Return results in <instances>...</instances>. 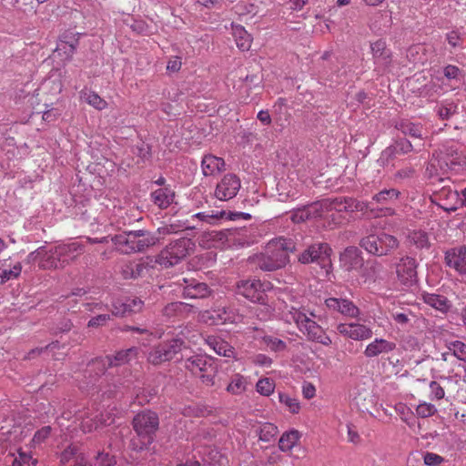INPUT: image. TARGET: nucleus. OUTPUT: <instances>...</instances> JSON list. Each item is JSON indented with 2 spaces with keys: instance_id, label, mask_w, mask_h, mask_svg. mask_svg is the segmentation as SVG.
<instances>
[{
  "instance_id": "nucleus-55",
  "label": "nucleus",
  "mask_w": 466,
  "mask_h": 466,
  "mask_svg": "<svg viewBox=\"0 0 466 466\" xmlns=\"http://www.w3.org/2000/svg\"><path fill=\"white\" fill-rule=\"evenodd\" d=\"M382 265L375 260L368 261L363 274L370 279H376L382 272Z\"/></svg>"
},
{
  "instance_id": "nucleus-51",
  "label": "nucleus",
  "mask_w": 466,
  "mask_h": 466,
  "mask_svg": "<svg viewBox=\"0 0 466 466\" xmlns=\"http://www.w3.org/2000/svg\"><path fill=\"white\" fill-rule=\"evenodd\" d=\"M262 341L271 351L279 352L287 349V344L280 339L272 336H263Z\"/></svg>"
},
{
  "instance_id": "nucleus-26",
  "label": "nucleus",
  "mask_w": 466,
  "mask_h": 466,
  "mask_svg": "<svg viewBox=\"0 0 466 466\" xmlns=\"http://www.w3.org/2000/svg\"><path fill=\"white\" fill-rule=\"evenodd\" d=\"M144 306V302L137 297L127 298L124 301L117 300L113 304L112 314L115 316H124L126 314L139 312Z\"/></svg>"
},
{
  "instance_id": "nucleus-35",
  "label": "nucleus",
  "mask_w": 466,
  "mask_h": 466,
  "mask_svg": "<svg viewBox=\"0 0 466 466\" xmlns=\"http://www.w3.org/2000/svg\"><path fill=\"white\" fill-rule=\"evenodd\" d=\"M175 193L168 187H162L151 193V200L160 208H168L173 202Z\"/></svg>"
},
{
  "instance_id": "nucleus-41",
  "label": "nucleus",
  "mask_w": 466,
  "mask_h": 466,
  "mask_svg": "<svg viewBox=\"0 0 466 466\" xmlns=\"http://www.w3.org/2000/svg\"><path fill=\"white\" fill-rule=\"evenodd\" d=\"M300 434L296 430L284 432L279 441V447L282 451H289L297 444Z\"/></svg>"
},
{
  "instance_id": "nucleus-2",
  "label": "nucleus",
  "mask_w": 466,
  "mask_h": 466,
  "mask_svg": "<svg viewBox=\"0 0 466 466\" xmlns=\"http://www.w3.org/2000/svg\"><path fill=\"white\" fill-rule=\"evenodd\" d=\"M132 426L137 436V439L131 440L132 449L135 451L146 450L153 443L159 428L158 415L150 410H143L134 417Z\"/></svg>"
},
{
  "instance_id": "nucleus-50",
  "label": "nucleus",
  "mask_w": 466,
  "mask_h": 466,
  "mask_svg": "<svg viewBox=\"0 0 466 466\" xmlns=\"http://www.w3.org/2000/svg\"><path fill=\"white\" fill-rule=\"evenodd\" d=\"M415 173L416 170L411 166L401 167L393 174V181L396 184H402L411 179L415 176Z\"/></svg>"
},
{
  "instance_id": "nucleus-45",
  "label": "nucleus",
  "mask_w": 466,
  "mask_h": 466,
  "mask_svg": "<svg viewBox=\"0 0 466 466\" xmlns=\"http://www.w3.org/2000/svg\"><path fill=\"white\" fill-rule=\"evenodd\" d=\"M191 227L187 225V221L175 220L172 223L165 224L157 228V233L160 235H171L176 234L184 229H188Z\"/></svg>"
},
{
  "instance_id": "nucleus-20",
  "label": "nucleus",
  "mask_w": 466,
  "mask_h": 466,
  "mask_svg": "<svg viewBox=\"0 0 466 466\" xmlns=\"http://www.w3.org/2000/svg\"><path fill=\"white\" fill-rule=\"evenodd\" d=\"M413 150L412 144L405 137H396L394 142L387 147L380 155V160L388 164L399 155H405Z\"/></svg>"
},
{
  "instance_id": "nucleus-5",
  "label": "nucleus",
  "mask_w": 466,
  "mask_h": 466,
  "mask_svg": "<svg viewBox=\"0 0 466 466\" xmlns=\"http://www.w3.org/2000/svg\"><path fill=\"white\" fill-rule=\"evenodd\" d=\"M85 252V245L78 241L61 244L50 249L44 265L48 268H64Z\"/></svg>"
},
{
  "instance_id": "nucleus-39",
  "label": "nucleus",
  "mask_w": 466,
  "mask_h": 466,
  "mask_svg": "<svg viewBox=\"0 0 466 466\" xmlns=\"http://www.w3.org/2000/svg\"><path fill=\"white\" fill-rule=\"evenodd\" d=\"M395 128L400 131L404 136H410L414 138L420 137L423 130L420 124H415L409 120L396 122Z\"/></svg>"
},
{
  "instance_id": "nucleus-47",
  "label": "nucleus",
  "mask_w": 466,
  "mask_h": 466,
  "mask_svg": "<svg viewBox=\"0 0 466 466\" xmlns=\"http://www.w3.org/2000/svg\"><path fill=\"white\" fill-rule=\"evenodd\" d=\"M81 96L88 105L94 106L97 110L105 109L107 106L106 100L100 97L98 94L94 91H82Z\"/></svg>"
},
{
  "instance_id": "nucleus-6",
  "label": "nucleus",
  "mask_w": 466,
  "mask_h": 466,
  "mask_svg": "<svg viewBox=\"0 0 466 466\" xmlns=\"http://www.w3.org/2000/svg\"><path fill=\"white\" fill-rule=\"evenodd\" d=\"M463 152H459L457 147L453 146L441 151L437 157L433 155L427 167V172L431 177H440L445 175L448 171L459 172L461 170V166H454L457 162H461Z\"/></svg>"
},
{
  "instance_id": "nucleus-60",
  "label": "nucleus",
  "mask_w": 466,
  "mask_h": 466,
  "mask_svg": "<svg viewBox=\"0 0 466 466\" xmlns=\"http://www.w3.org/2000/svg\"><path fill=\"white\" fill-rule=\"evenodd\" d=\"M450 350L453 351L455 357L459 360H466V344L461 341L456 340L451 344Z\"/></svg>"
},
{
  "instance_id": "nucleus-52",
  "label": "nucleus",
  "mask_w": 466,
  "mask_h": 466,
  "mask_svg": "<svg viewBox=\"0 0 466 466\" xmlns=\"http://www.w3.org/2000/svg\"><path fill=\"white\" fill-rule=\"evenodd\" d=\"M279 400L280 403L284 404L291 413H299L300 405L296 398H293L287 393L279 392Z\"/></svg>"
},
{
  "instance_id": "nucleus-57",
  "label": "nucleus",
  "mask_w": 466,
  "mask_h": 466,
  "mask_svg": "<svg viewBox=\"0 0 466 466\" xmlns=\"http://www.w3.org/2000/svg\"><path fill=\"white\" fill-rule=\"evenodd\" d=\"M430 399L431 400H442L445 396L443 387L437 381L432 380L430 382Z\"/></svg>"
},
{
  "instance_id": "nucleus-13",
  "label": "nucleus",
  "mask_w": 466,
  "mask_h": 466,
  "mask_svg": "<svg viewBox=\"0 0 466 466\" xmlns=\"http://www.w3.org/2000/svg\"><path fill=\"white\" fill-rule=\"evenodd\" d=\"M176 284L184 299H206L212 293V289L207 283L195 278H181L177 280Z\"/></svg>"
},
{
  "instance_id": "nucleus-49",
  "label": "nucleus",
  "mask_w": 466,
  "mask_h": 466,
  "mask_svg": "<svg viewBox=\"0 0 466 466\" xmlns=\"http://www.w3.org/2000/svg\"><path fill=\"white\" fill-rule=\"evenodd\" d=\"M144 270V265L138 262H128L122 268V275L124 279H137Z\"/></svg>"
},
{
  "instance_id": "nucleus-33",
  "label": "nucleus",
  "mask_w": 466,
  "mask_h": 466,
  "mask_svg": "<svg viewBox=\"0 0 466 466\" xmlns=\"http://www.w3.org/2000/svg\"><path fill=\"white\" fill-rule=\"evenodd\" d=\"M421 299L425 304L442 313H446L451 307V301L441 294L422 292Z\"/></svg>"
},
{
  "instance_id": "nucleus-58",
  "label": "nucleus",
  "mask_w": 466,
  "mask_h": 466,
  "mask_svg": "<svg viewBox=\"0 0 466 466\" xmlns=\"http://www.w3.org/2000/svg\"><path fill=\"white\" fill-rule=\"evenodd\" d=\"M116 463L115 457L106 452H98L95 460V466H115Z\"/></svg>"
},
{
  "instance_id": "nucleus-22",
  "label": "nucleus",
  "mask_w": 466,
  "mask_h": 466,
  "mask_svg": "<svg viewBox=\"0 0 466 466\" xmlns=\"http://www.w3.org/2000/svg\"><path fill=\"white\" fill-rule=\"evenodd\" d=\"M445 260L450 268L466 275V246L452 248L445 252Z\"/></svg>"
},
{
  "instance_id": "nucleus-17",
  "label": "nucleus",
  "mask_w": 466,
  "mask_h": 466,
  "mask_svg": "<svg viewBox=\"0 0 466 466\" xmlns=\"http://www.w3.org/2000/svg\"><path fill=\"white\" fill-rule=\"evenodd\" d=\"M417 261L414 258L406 256L400 259L396 265V272L399 280L407 286L417 282Z\"/></svg>"
},
{
  "instance_id": "nucleus-40",
  "label": "nucleus",
  "mask_w": 466,
  "mask_h": 466,
  "mask_svg": "<svg viewBox=\"0 0 466 466\" xmlns=\"http://www.w3.org/2000/svg\"><path fill=\"white\" fill-rule=\"evenodd\" d=\"M458 110H459L458 104L455 103L454 101H451V100H445V101L438 104L435 107V111H436L437 115L442 120L449 119L453 115L458 114L459 113Z\"/></svg>"
},
{
  "instance_id": "nucleus-44",
  "label": "nucleus",
  "mask_w": 466,
  "mask_h": 466,
  "mask_svg": "<svg viewBox=\"0 0 466 466\" xmlns=\"http://www.w3.org/2000/svg\"><path fill=\"white\" fill-rule=\"evenodd\" d=\"M256 432L260 441L268 442L277 436L279 430L274 424L266 422L260 425L258 429L256 430Z\"/></svg>"
},
{
  "instance_id": "nucleus-32",
  "label": "nucleus",
  "mask_w": 466,
  "mask_h": 466,
  "mask_svg": "<svg viewBox=\"0 0 466 466\" xmlns=\"http://www.w3.org/2000/svg\"><path fill=\"white\" fill-rule=\"evenodd\" d=\"M206 344L212 349L218 355L224 357H233L234 348L225 339L218 336L209 335L205 339Z\"/></svg>"
},
{
  "instance_id": "nucleus-34",
  "label": "nucleus",
  "mask_w": 466,
  "mask_h": 466,
  "mask_svg": "<svg viewBox=\"0 0 466 466\" xmlns=\"http://www.w3.org/2000/svg\"><path fill=\"white\" fill-rule=\"evenodd\" d=\"M375 62L383 66H388L391 62V52L387 48L386 42L379 39L370 45Z\"/></svg>"
},
{
  "instance_id": "nucleus-62",
  "label": "nucleus",
  "mask_w": 466,
  "mask_h": 466,
  "mask_svg": "<svg viewBox=\"0 0 466 466\" xmlns=\"http://www.w3.org/2000/svg\"><path fill=\"white\" fill-rule=\"evenodd\" d=\"M111 319L109 314H100L91 319L87 323L88 328H98L106 325V323Z\"/></svg>"
},
{
  "instance_id": "nucleus-43",
  "label": "nucleus",
  "mask_w": 466,
  "mask_h": 466,
  "mask_svg": "<svg viewBox=\"0 0 466 466\" xmlns=\"http://www.w3.org/2000/svg\"><path fill=\"white\" fill-rule=\"evenodd\" d=\"M349 201L351 203V207H352L350 208V212L360 211L364 214L377 218L376 213H375L376 205L372 199L370 201L364 202V201H359V200L351 198H349Z\"/></svg>"
},
{
  "instance_id": "nucleus-12",
  "label": "nucleus",
  "mask_w": 466,
  "mask_h": 466,
  "mask_svg": "<svg viewBox=\"0 0 466 466\" xmlns=\"http://www.w3.org/2000/svg\"><path fill=\"white\" fill-rule=\"evenodd\" d=\"M331 248L327 243L310 245L299 256V261L302 264L318 263L321 268L330 267Z\"/></svg>"
},
{
  "instance_id": "nucleus-48",
  "label": "nucleus",
  "mask_w": 466,
  "mask_h": 466,
  "mask_svg": "<svg viewBox=\"0 0 466 466\" xmlns=\"http://www.w3.org/2000/svg\"><path fill=\"white\" fill-rule=\"evenodd\" d=\"M246 230L243 228L228 230L227 232L213 230L208 233V236H209L210 239H212V240H218V241H221V242L234 241V240H236L237 235L240 236Z\"/></svg>"
},
{
  "instance_id": "nucleus-14",
  "label": "nucleus",
  "mask_w": 466,
  "mask_h": 466,
  "mask_svg": "<svg viewBox=\"0 0 466 466\" xmlns=\"http://www.w3.org/2000/svg\"><path fill=\"white\" fill-rule=\"evenodd\" d=\"M268 289H269V283L261 282L258 279L241 280L237 285L238 294L260 304L265 303Z\"/></svg>"
},
{
  "instance_id": "nucleus-46",
  "label": "nucleus",
  "mask_w": 466,
  "mask_h": 466,
  "mask_svg": "<svg viewBox=\"0 0 466 466\" xmlns=\"http://www.w3.org/2000/svg\"><path fill=\"white\" fill-rule=\"evenodd\" d=\"M50 254V249L47 250L45 246L39 247L35 251H32L27 256L29 263H38V266L44 269H49L44 265L46 263V257Z\"/></svg>"
},
{
  "instance_id": "nucleus-7",
  "label": "nucleus",
  "mask_w": 466,
  "mask_h": 466,
  "mask_svg": "<svg viewBox=\"0 0 466 466\" xmlns=\"http://www.w3.org/2000/svg\"><path fill=\"white\" fill-rule=\"evenodd\" d=\"M360 245L368 253L374 256H387L399 248L400 242L396 237L385 232L370 234L361 238Z\"/></svg>"
},
{
  "instance_id": "nucleus-10",
  "label": "nucleus",
  "mask_w": 466,
  "mask_h": 466,
  "mask_svg": "<svg viewBox=\"0 0 466 466\" xmlns=\"http://www.w3.org/2000/svg\"><path fill=\"white\" fill-rule=\"evenodd\" d=\"M137 352L138 349L137 347H131L117 351L114 356L96 358L88 364V371H94L96 376H100L104 374L108 368L128 363L137 357Z\"/></svg>"
},
{
  "instance_id": "nucleus-42",
  "label": "nucleus",
  "mask_w": 466,
  "mask_h": 466,
  "mask_svg": "<svg viewBox=\"0 0 466 466\" xmlns=\"http://www.w3.org/2000/svg\"><path fill=\"white\" fill-rule=\"evenodd\" d=\"M248 379L240 374H235L231 377L230 382L227 387V391L233 395L242 394L247 390Z\"/></svg>"
},
{
  "instance_id": "nucleus-16",
  "label": "nucleus",
  "mask_w": 466,
  "mask_h": 466,
  "mask_svg": "<svg viewBox=\"0 0 466 466\" xmlns=\"http://www.w3.org/2000/svg\"><path fill=\"white\" fill-rule=\"evenodd\" d=\"M241 187L240 179L234 174H226L218 183L215 196L221 201L235 198Z\"/></svg>"
},
{
  "instance_id": "nucleus-19",
  "label": "nucleus",
  "mask_w": 466,
  "mask_h": 466,
  "mask_svg": "<svg viewBox=\"0 0 466 466\" xmlns=\"http://www.w3.org/2000/svg\"><path fill=\"white\" fill-rule=\"evenodd\" d=\"M438 205L447 211H455L461 204V196L458 191L450 187H443L434 193Z\"/></svg>"
},
{
  "instance_id": "nucleus-59",
  "label": "nucleus",
  "mask_w": 466,
  "mask_h": 466,
  "mask_svg": "<svg viewBox=\"0 0 466 466\" xmlns=\"http://www.w3.org/2000/svg\"><path fill=\"white\" fill-rule=\"evenodd\" d=\"M443 76L448 80H460L462 76V71L456 66L448 65L443 67Z\"/></svg>"
},
{
  "instance_id": "nucleus-36",
  "label": "nucleus",
  "mask_w": 466,
  "mask_h": 466,
  "mask_svg": "<svg viewBox=\"0 0 466 466\" xmlns=\"http://www.w3.org/2000/svg\"><path fill=\"white\" fill-rule=\"evenodd\" d=\"M232 31L237 46L241 51H248L250 48L252 42L250 35L240 25L232 24Z\"/></svg>"
},
{
  "instance_id": "nucleus-18",
  "label": "nucleus",
  "mask_w": 466,
  "mask_h": 466,
  "mask_svg": "<svg viewBox=\"0 0 466 466\" xmlns=\"http://www.w3.org/2000/svg\"><path fill=\"white\" fill-rule=\"evenodd\" d=\"M337 330L341 336L353 340H367L373 336L370 327L358 322L339 323Z\"/></svg>"
},
{
  "instance_id": "nucleus-24",
  "label": "nucleus",
  "mask_w": 466,
  "mask_h": 466,
  "mask_svg": "<svg viewBox=\"0 0 466 466\" xmlns=\"http://www.w3.org/2000/svg\"><path fill=\"white\" fill-rule=\"evenodd\" d=\"M396 349V343L382 338H376L370 342L363 354L368 359L376 358L380 355L388 354Z\"/></svg>"
},
{
  "instance_id": "nucleus-27",
  "label": "nucleus",
  "mask_w": 466,
  "mask_h": 466,
  "mask_svg": "<svg viewBox=\"0 0 466 466\" xmlns=\"http://www.w3.org/2000/svg\"><path fill=\"white\" fill-rule=\"evenodd\" d=\"M317 218H322L319 201L294 209L290 216L294 223H301Z\"/></svg>"
},
{
  "instance_id": "nucleus-3",
  "label": "nucleus",
  "mask_w": 466,
  "mask_h": 466,
  "mask_svg": "<svg viewBox=\"0 0 466 466\" xmlns=\"http://www.w3.org/2000/svg\"><path fill=\"white\" fill-rule=\"evenodd\" d=\"M111 241L116 248L125 254L144 252L148 248L156 245L158 238L154 233L145 230H129L115 235Z\"/></svg>"
},
{
  "instance_id": "nucleus-25",
  "label": "nucleus",
  "mask_w": 466,
  "mask_h": 466,
  "mask_svg": "<svg viewBox=\"0 0 466 466\" xmlns=\"http://www.w3.org/2000/svg\"><path fill=\"white\" fill-rule=\"evenodd\" d=\"M231 319V313L224 307L205 310L200 313V320L207 325H221Z\"/></svg>"
},
{
  "instance_id": "nucleus-56",
  "label": "nucleus",
  "mask_w": 466,
  "mask_h": 466,
  "mask_svg": "<svg viewBox=\"0 0 466 466\" xmlns=\"http://www.w3.org/2000/svg\"><path fill=\"white\" fill-rule=\"evenodd\" d=\"M437 412L435 405L428 402H422L416 408V414L420 418H428Z\"/></svg>"
},
{
  "instance_id": "nucleus-63",
  "label": "nucleus",
  "mask_w": 466,
  "mask_h": 466,
  "mask_svg": "<svg viewBox=\"0 0 466 466\" xmlns=\"http://www.w3.org/2000/svg\"><path fill=\"white\" fill-rule=\"evenodd\" d=\"M50 433H51L50 426H45V427L41 428L35 433V435L33 437V442L35 444L42 443L45 440H46L49 437Z\"/></svg>"
},
{
  "instance_id": "nucleus-31",
  "label": "nucleus",
  "mask_w": 466,
  "mask_h": 466,
  "mask_svg": "<svg viewBox=\"0 0 466 466\" xmlns=\"http://www.w3.org/2000/svg\"><path fill=\"white\" fill-rule=\"evenodd\" d=\"M22 271L20 262L12 263L10 258L0 260V283L17 279Z\"/></svg>"
},
{
  "instance_id": "nucleus-30",
  "label": "nucleus",
  "mask_w": 466,
  "mask_h": 466,
  "mask_svg": "<svg viewBox=\"0 0 466 466\" xmlns=\"http://www.w3.org/2000/svg\"><path fill=\"white\" fill-rule=\"evenodd\" d=\"M223 158L211 154L205 155L201 161L202 173L205 177H211L219 174L225 169Z\"/></svg>"
},
{
  "instance_id": "nucleus-9",
  "label": "nucleus",
  "mask_w": 466,
  "mask_h": 466,
  "mask_svg": "<svg viewBox=\"0 0 466 466\" xmlns=\"http://www.w3.org/2000/svg\"><path fill=\"white\" fill-rule=\"evenodd\" d=\"M194 247L190 238H180L170 242L157 257V262L170 268L181 262Z\"/></svg>"
},
{
  "instance_id": "nucleus-28",
  "label": "nucleus",
  "mask_w": 466,
  "mask_h": 466,
  "mask_svg": "<svg viewBox=\"0 0 466 466\" xmlns=\"http://www.w3.org/2000/svg\"><path fill=\"white\" fill-rule=\"evenodd\" d=\"M340 262L347 270L360 268L363 266L361 251L356 247H348L340 255Z\"/></svg>"
},
{
  "instance_id": "nucleus-1",
  "label": "nucleus",
  "mask_w": 466,
  "mask_h": 466,
  "mask_svg": "<svg viewBox=\"0 0 466 466\" xmlns=\"http://www.w3.org/2000/svg\"><path fill=\"white\" fill-rule=\"evenodd\" d=\"M295 250L291 239L279 238L268 243L265 251L253 258L255 265L263 271H274L289 262V253Z\"/></svg>"
},
{
  "instance_id": "nucleus-4",
  "label": "nucleus",
  "mask_w": 466,
  "mask_h": 466,
  "mask_svg": "<svg viewBox=\"0 0 466 466\" xmlns=\"http://www.w3.org/2000/svg\"><path fill=\"white\" fill-rule=\"evenodd\" d=\"M292 320L297 324L300 331H302L309 340L319 342L322 345L329 346L331 344L330 338L325 333L324 329L311 318L315 317L312 312L307 311L305 309L292 308L290 310Z\"/></svg>"
},
{
  "instance_id": "nucleus-23",
  "label": "nucleus",
  "mask_w": 466,
  "mask_h": 466,
  "mask_svg": "<svg viewBox=\"0 0 466 466\" xmlns=\"http://www.w3.org/2000/svg\"><path fill=\"white\" fill-rule=\"evenodd\" d=\"M350 198H329L319 201V206L322 217L328 216L331 211L336 212H350L351 203L349 201Z\"/></svg>"
},
{
  "instance_id": "nucleus-53",
  "label": "nucleus",
  "mask_w": 466,
  "mask_h": 466,
  "mask_svg": "<svg viewBox=\"0 0 466 466\" xmlns=\"http://www.w3.org/2000/svg\"><path fill=\"white\" fill-rule=\"evenodd\" d=\"M410 242L418 248H427L429 246L428 234L422 230H415L409 236Z\"/></svg>"
},
{
  "instance_id": "nucleus-61",
  "label": "nucleus",
  "mask_w": 466,
  "mask_h": 466,
  "mask_svg": "<svg viewBox=\"0 0 466 466\" xmlns=\"http://www.w3.org/2000/svg\"><path fill=\"white\" fill-rule=\"evenodd\" d=\"M184 307L185 303L180 301L168 303L163 309V314L168 318L173 317L177 315V312L181 311Z\"/></svg>"
},
{
  "instance_id": "nucleus-64",
  "label": "nucleus",
  "mask_w": 466,
  "mask_h": 466,
  "mask_svg": "<svg viewBox=\"0 0 466 466\" xmlns=\"http://www.w3.org/2000/svg\"><path fill=\"white\" fill-rule=\"evenodd\" d=\"M424 464L428 466H436L444 461V458L433 453V452H426L423 456Z\"/></svg>"
},
{
  "instance_id": "nucleus-37",
  "label": "nucleus",
  "mask_w": 466,
  "mask_h": 466,
  "mask_svg": "<svg viewBox=\"0 0 466 466\" xmlns=\"http://www.w3.org/2000/svg\"><path fill=\"white\" fill-rule=\"evenodd\" d=\"M6 462H10L11 466H35L37 463L36 459H33L29 452L17 450V454L9 453L6 458Z\"/></svg>"
},
{
  "instance_id": "nucleus-8",
  "label": "nucleus",
  "mask_w": 466,
  "mask_h": 466,
  "mask_svg": "<svg viewBox=\"0 0 466 466\" xmlns=\"http://www.w3.org/2000/svg\"><path fill=\"white\" fill-rule=\"evenodd\" d=\"M184 367L193 376L198 377L207 386H213L217 367L212 359L206 355L196 354L186 359Z\"/></svg>"
},
{
  "instance_id": "nucleus-54",
  "label": "nucleus",
  "mask_w": 466,
  "mask_h": 466,
  "mask_svg": "<svg viewBox=\"0 0 466 466\" xmlns=\"http://www.w3.org/2000/svg\"><path fill=\"white\" fill-rule=\"evenodd\" d=\"M257 391L263 396H269L275 389V383L273 380L269 378H264L258 380L256 385Z\"/></svg>"
},
{
  "instance_id": "nucleus-38",
  "label": "nucleus",
  "mask_w": 466,
  "mask_h": 466,
  "mask_svg": "<svg viewBox=\"0 0 466 466\" xmlns=\"http://www.w3.org/2000/svg\"><path fill=\"white\" fill-rule=\"evenodd\" d=\"M77 45V39H73L72 41L60 40L55 52L62 60L70 61L76 50Z\"/></svg>"
},
{
  "instance_id": "nucleus-15",
  "label": "nucleus",
  "mask_w": 466,
  "mask_h": 466,
  "mask_svg": "<svg viewBox=\"0 0 466 466\" xmlns=\"http://www.w3.org/2000/svg\"><path fill=\"white\" fill-rule=\"evenodd\" d=\"M183 340L175 339L156 346L148 355V361L154 365L171 360L180 352Z\"/></svg>"
},
{
  "instance_id": "nucleus-29",
  "label": "nucleus",
  "mask_w": 466,
  "mask_h": 466,
  "mask_svg": "<svg viewBox=\"0 0 466 466\" xmlns=\"http://www.w3.org/2000/svg\"><path fill=\"white\" fill-rule=\"evenodd\" d=\"M80 428L85 433L92 432L107 424L106 420L97 411H87L80 416Z\"/></svg>"
},
{
  "instance_id": "nucleus-11",
  "label": "nucleus",
  "mask_w": 466,
  "mask_h": 466,
  "mask_svg": "<svg viewBox=\"0 0 466 466\" xmlns=\"http://www.w3.org/2000/svg\"><path fill=\"white\" fill-rule=\"evenodd\" d=\"M401 192L397 188H383L372 196V200L376 205V217H392L396 210L390 207L394 202L400 199Z\"/></svg>"
},
{
  "instance_id": "nucleus-21",
  "label": "nucleus",
  "mask_w": 466,
  "mask_h": 466,
  "mask_svg": "<svg viewBox=\"0 0 466 466\" xmlns=\"http://www.w3.org/2000/svg\"><path fill=\"white\" fill-rule=\"evenodd\" d=\"M325 304L329 309L348 318H358L360 314V309L348 299L329 298L325 300Z\"/></svg>"
}]
</instances>
